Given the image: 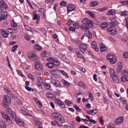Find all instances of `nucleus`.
Listing matches in <instances>:
<instances>
[{
	"mask_svg": "<svg viewBox=\"0 0 128 128\" xmlns=\"http://www.w3.org/2000/svg\"><path fill=\"white\" fill-rule=\"evenodd\" d=\"M2 116L3 118L5 119L6 120L8 119V118L10 117L8 115L4 113H2Z\"/></svg>",
	"mask_w": 128,
	"mask_h": 128,
	"instance_id": "obj_51",
	"label": "nucleus"
},
{
	"mask_svg": "<svg viewBox=\"0 0 128 128\" xmlns=\"http://www.w3.org/2000/svg\"><path fill=\"white\" fill-rule=\"evenodd\" d=\"M55 102L56 104L60 105L62 108H65V106L64 103L59 99L58 98L56 99L55 100Z\"/></svg>",
	"mask_w": 128,
	"mask_h": 128,
	"instance_id": "obj_10",
	"label": "nucleus"
},
{
	"mask_svg": "<svg viewBox=\"0 0 128 128\" xmlns=\"http://www.w3.org/2000/svg\"><path fill=\"white\" fill-rule=\"evenodd\" d=\"M87 48V45L83 43L79 45L80 50L83 53L86 50Z\"/></svg>",
	"mask_w": 128,
	"mask_h": 128,
	"instance_id": "obj_6",
	"label": "nucleus"
},
{
	"mask_svg": "<svg viewBox=\"0 0 128 128\" xmlns=\"http://www.w3.org/2000/svg\"><path fill=\"white\" fill-rule=\"evenodd\" d=\"M21 112L24 114L26 116H32V115L28 112V110H26L25 108H23L21 111Z\"/></svg>",
	"mask_w": 128,
	"mask_h": 128,
	"instance_id": "obj_13",
	"label": "nucleus"
},
{
	"mask_svg": "<svg viewBox=\"0 0 128 128\" xmlns=\"http://www.w3.org/2000/svg\"><path fill=\"white\" fill-rule=\"evenodd\" d=\"M106 58L107 60H109L112 64H114L116 61V56L112 54H108Z\"/></svg>",
	"mask_w": 128,
	"mask_h": 128,
	"instance_id": "obj_2",
	"label": "nucleus"
},
{
	"mask_svg": "<svg viewBox=\"0 0 128 128\" xmlns=\"http://www.w3.org/2000/svg\"><path fill=\"white\" fill-rule=\"evenodd\" d=\"M34 122L35 124L38 125H40L41 124V123L37 119H36L34 120Z\"/></svg>",
	"mask_w": 128,
	"mask_h": 128,
	"instance_id": "obj_47",
	"label": "nucleus"
},
{
	"mask_svg": "<svg viewBox=\"0 0 128 128\" xmlns=\"http://www.w3.org/2000/svg\"><path fill=\"white\" fill-rule=\"evenodd\" d=\"M6 122L8 123V124H10V123H12V121L10 120V117L6 119Z\"/></svg>",
	"mask_w": 128,
	"mask_h": 128,
	"instance_id": "obj_63",
	"label": "nucleus"
},
{
	"mask_svg": "<svg viewBox=\"0 0 128 128\" xmlns=\"http://www.w3.org/2000/svg\"><path fill=\"white\" fill-rule=\"evenodd\" d=\"M15 120L17 123L19 125L23 126L24 125V122L20 119H17L16 118Z\"/></svg>",
	"mask_w": 128,
	"mask_h": 128,
	"instance_id": "obj_22",
	"label": "nucleus"
},
{
	"mask_svg": "<svg viewBox=\"0 0 128 128\" xmlns=\"http://www.w3.org/2000/svg\"><path fill=\"white\" fill-rule=\"evenodd\" d=\"M10 114V116L12 118L14 119L15 120L16 118V114L14 112H12V113H11Z\"/></svg>",
	"mask_w": 128,
	"mask_h": 128,
	"instance_id": "obj_49",
	"label": "nucleus"
},
{
	"mask_svg": "<svg viewBox=\"0 0 128 128\" xmlns=\"http://www.w3.org/2000/svg\"><path fill=\"white\" fill-rule=\"evenodd\" d=\"M121 75L123 76V75L126 76L128 75V72L126 70H123L121 73Z\"/></svg>",
	"mask_w": 128,
	"mask_h": 128,
	"instance_id": "obj_35",
	"label": "nucleus"
},
{
	"mask_svg": "<svg viewBox=\"0 0 128 128\" xmlns=\"http://www.w3.org/2000/svg\"><path fill=\"white\" fill-rule=\"evenodd\" d=\"M82 22L83 24L86 25H92V20L87 18H84L82 20Z\"/></svg>",
	"mask_w": 128,
	"mask_h": 128,
	"instance_id": "obj_8",
	"label": "nucleus"
},
{
	"mask_svg": "<svg viewBox=\"0 0 128 128\" xmlns=\"http://www.w3.org/2000/svg\"><path fill=\"white\" fill-rule=\"evenodd\" d=\"M8 13L6 11H5L2 13V14L0 17V21L4 20L7 18Z\"/></svg>",
	"mask_w": 128,
	"mask_h": 128,
	"instance_id": "obj_12",
	"label": "nucleus"
},
{
	"mask_svg": "<svg viewBox=\"0 0 128 128\" xmlns=\"http://www.w3.org/2000/svg\"><path fill=\"white\" fill-rule=\"evenodd\" d=\"M58 71V70H53L50 72V73L53 76H55L57 75Z\"/></svg>",
	"mask_w": 128,
	"mask_h": 128,
	"instance_id": "obj_29",
	"label": "nucleus"
},
{
	"mask_svg": "<svg viewBox=\"0 0 128 128\" xmlns=\"http://www.w3.org/2000/svg\"><path fill=\"white\" fill-rule=\"evenodd\" d=\"M24 26L25 29L27 31L31 32H33V28H29L27 25H25Z\"/></svg>",
	"mask_w": 128,
	"mask_h": 128,
	"instance_id": "obj_42",
	"label": "nucleus"
},
{
	"mask_svg": "<svg viewBox=\"0 0 128 128\" xmlns=\"http://www.w3.org/2000/svg\"><path fill=\"white\" fill-rule=\"evenodd\" d=\"M114 12V10H111L108 12L107 13V14L108 15H113L115 14Z\"/></svg>",
	"mask_w": 128,
	"mask_h": 128,
	"instance_id": "obj_43",
	"label": "nucleus"
},
{
	"mask_svg": "<svg viewBox=\"0 0 128 128\" xmlns=\"http://www.w3.org/2000/svg\"><path fill=\"white\" fill-rule=\"evenodd\" d=\"M34 48L35 50L38 51H40L42 49V47L38 44H36L34 46Z\"/></svg>",
	"mask_w": 128,
	"mask_h": 128,
	"instance_id": "obj_32",
	"label": "nucleus"
},
{
	"mask_svg": "<svg viewBox=\"0 0 128 128\" xmlns=\"http://www.w3.org/2000/svg\"><path fill=\"white\" fill-rule=\"evenodd\" d=\"M6 127L5 122L3 120L0 121V128H5Z\"/></svg>",
	"mask_w": 128,
	"mask_h": 128,
	"instance_id": "obj_27",
	"label": "nucleus"
},
{
	"mask_svg": "<svg viewBox=\"0 0 128 128\" xmlns=\"http://www.w3.org/2000/svg\"><path fill=\"white\" fill-rule=\"evenodd\" d=\"M40 30L44 34L46 35V31L45 28H42Z\"/></svg>",
	"mask_w": 128,
	"mask_h": 128,
	"instance_id": "obj_48",
	"label": "nucleus"
},
{
	"mask_svg": "<svg viewBox=\"0 0 128 128\" xmlns=\"http://www.w3.org/2000/svg\"><path fill=\"white\" fill-rule=\"evenodd\" d=\"M84 34L86 36L88 37L89 38H90L92 37V34L89 31H85L84 32Z\"/></svg>",
	"mask_w": 128,
	"mask_h": 128,
	"instance_id": "obj_23",
	"label": "nucleus"
},
{
	"mask_svg": "<svg viewBox=\"0 0 128 128\" xmlns=\"http://www.w3.org/2000/svg\"><path fill=\"white\" fill-rule=\"evenodd\" d=\"M121 81L122 82H125L128 81V77L122 76L121 78Z\"/></svg>",
	"mask_w": 128,
	"mask_h": 128,
	"instance_id": "obj_41",
	"label": "nucleus"
},
{
	"mask_svg": "<svg viewBox=\"0 0 128 128\" xmlns=\"http://www.w3.org/2000/svg\"><path fill=\"white\" fill-rule=\"evenodd\" d=\"M61 114H60L59 113L57 112H54L52 115V118L56 120L58 118Z\"/></svg>",
	"mask_w": 128,
	"mask_h": 128,
	"instance_id": "obj_19",
	"label": "nucleus"
},
{
	"mask_svg": "<svg viewBox=\"0 0 128 128\" xmlns=\"http://www.w3.org/2000/svg\"><path fill=\"white\" fill-rule=\"evenodd\" d=\"M28 76L33 81L34 80V77L32 74H29Z\"/></svg>",
	"mask_w": 128,
	"mask_h": 128,
	"instance_id": "obj_57",
	"label": "nucleus"
},
{
	"mask_svg": "<svg viewBox=\"0 0 128 128\" xmlns=\"http://www.w3.org/2000/svg\"><path fill=\"white\" fill-rule=\"evenodd\" d=\"M115 76H112L111 77V78L112 79L113 81L115 83H117L119 82V80L116 75V74Z\"/></svg>",
	"mask_w": 128,
	"mask_h": 128,
	"instance_id": "obj_21",
	"label": "nucleus"
},
{
	"mask_svg": "<svg viewBox=\"0 0 128 128\" xmlns=\"http://www.w3.org/2000/svg\"><path fill=\"white\" fill-rule=\"evenodd\" d=\"M88 93L89 99L92 101L94 100V96L90 92H89Z\"/></svg>",
	"mask_w": 128,
	"mask_h": 128,
	"instance_id": "obj_44",
	"label": "nucleus"
},
{
	"mask_svg": "<svg viewBox=\"0 0 128 128\" xmlns=\"http://www.w3.org/2000/svg\"><path fill=\"white\" fill-rule=\"evenodd\" d=\"M78 85L81 87H84V89L87 88V86L86 85H85L84 82L82 81H80L78 84Z\"/></svg>",
	"mask_w": 128,
	"mask_h": 128,
	"instance_id": "obj_30",
	"label": "nucleus"
},
{
	"mask_svg": "<svg viewBox=\"0 0 128 128\" xmlns=\"http://www.w3.org/2000/svg\"><path fill=\"white\" fill-rule=\"evenodd\" d=\"M122 64L120 62H119L118 64V68L122 69Z\"/></svg>",
	"mask_w": 128,
	"mask_h": 128,
	"instance_id": "obj_59",
	"label": "nucleus"
},
{
	"mask_svg": "<svg viewBox=\"0 0 128 128\" xmlns=\"http://www.w3.org/2000/svg\"><path fill=\"white\" fill-rule=\"evenodd\" d=\"M65 103L66 105L69 106L70 104H72L73 102L70 101L66 100L65 101Z\"/></svg>",
	"mask_w": 128,
	"mask_h": 128,
	"instance_id": "obj_55",
	"label": "nucleus"
},
{
	"mask_svg": "<svg viewBox=\"0 0 128 128\" xmlns=\"http://www.w3.org/2000/svg\"><path fill=\"white\" fill-rule=\"evenodd\" d=\"M38 86L39 87H40L43 84L42 79L40 77H38Z\"/></svg>",
	"mask_w": 128,
	"mask_h": 128,
	"instance_id": "obj_20",
	"label": "nucleus"
},
{
	"mask_svg": "<svg viewBox=\"0 0 128 128\" xmlns=\"http://www.w3.org/2000/svg\"><path fill=\"white\" fill-rule=\"evenodd\" d=\"M34 15V16L33 18V20H35L36 19L37 20V23H36L37 24L39 21L40 17L39 16L38 17V15L36 14H35Z\"/></svg>",
	"mask_w": 128,
	"mask_h": 128,
	"instance_id": "obj_39",
	"label": "nucleus"
},
{
	"mask_svg": "<svg viewBox=\"0 0 128 128\" xmlns=\"http://www.w3.org/2000/svg\"><path fill=\"white\" fill-rule=\"evenodd\" d=\"M53 62L54 64V66H58L60 65V63L57 60L54 59L53 61Z\"/></svg>",
	"mask_w": 128,
	"mask_h": 128,
	"instance_id": "obj_46",
	"label": "nucleus"
},
{
	"mask_svg": "<svg viewBox=\"0 0 128 128\" xmlns=\"http://www.w3.org/2000/svg\"><path fill=\"white\" fill-rule=\"evenodd\" d=\"M11 24L12 26L14 27L16 26H17L16 24L13 20H12L11 22Z\"/></svg>",
	"mask_w": 128,
	"mask_h": 128,
	"instance_id": "obj_52",
	"label": "nucleus"
},
{
	"mask_svg": "<svg viewBox=\"0 0 128 128\" xmlns=\"http://www.w3.org/2000/svg\"><path fill=\"white\" fill-rule=\"evenodd\" d=\"M118 24V23L116 21H112L110 23V26H116Z\"/></svg>",
	"mask_w": 128,
	"mask_h": 128,
	"instance_id": "obj_33",
	"label": "nucleus"
},
{
	"mask_svg": "<svg viewBox=\"0 0 128 128\" xmlns=\"http://www.w3.org/2000/svg\"><path fill=\"white\" fill-rule=\"evenodd\" d=\"M74 51L77 54V55L78 57V58H84V56H83L80 53L79 50L76 49H75L74 50Z\"/></svg>",
	"mask_w": 128,
	"mask_h": 128,
	"instance_id": "obj_17",
	"label": "nucleus"
},
{
	"mask_svg": "<svg viewBox=\"0 0 128 128\" xmlns=\"http://www.w3.org/2000/svg\"><path fill=\"white\" fill-rule=\"evenodd\" d=\"M62 82L63 83L65 86H69L70 84V83L64 80H62Z\"/></svg>",
	"mask_w": 128,
	"mask_h": 128,
	"instance_id": "obj_38",
	"label": "nucleus"
},
{
	"mask_svg": "<svg viewBox=\"0 0 128 128\" xmlns=\"http://www.w3.org/2000/svg\"><path fill=\"white\" fill-rule=\"evenodd\" d=\"M58 118L56 120L54 121V122L56 124L59 126H63L61 125L60 124H62L64 123V120L63 117L60 115Z\"/></svg>",
	"mask_w": 128,
	"mask_h": 128,
	"instance_id": "obj_3",
	"label": "nucleus"
},
{
	"mask_svg": "<svg viewBox=\"0 0 128 128\" xmlns=\"http://www.w3.org/2000/svg\"><path fill=\"white\" fill-rule=\"evenodd\" d=\"M59 71H60V72L66 78H68V74L64 72L63 70H59Z\"/></svg>",
	"mask_w": 128,
	"mask_h": 128,
	"instance_id": "obj_40",
	"label": "nucleus"
},
{
	"mask_svg": "<svg viewBox=\"0 0 128 128\" xmlns=\"http://www.w3.org/2000/svg\"><path fill=\"white\" fill-rule=\"evenodd\" d=\"M53 62L54 64V66H58L60 65V63L57 60L54 59L53 61Z\"/></svg>",
	"mask_w": 128,
	"mask_h": 128,
	"instance_id": "obj_45",
	"label": "nucleus"
},
{
	"mask_svg": "<svg viewBox=\"0 0 128 128\" xmlns=\"http://www.w3.org/2000/svg\"><path fill=\"white\" fill-rule=\"evenodd\" d=\"M99 2L97 1L92 2L90 3V6L94 7L97 6L99 4Z\"/></svg>",
	"mask_w": 128,
	"mask_h": 128,
	"instance_id": "obj_24",
	"label": "nucleus"
},
{
	"mask_svg": "<svg viewBox=\"0 0 128 128\" xmlns=\"http://www.w3.org/2000/svg\"><path fill=\"white\" fill-rule=\"evenodd\" d=\"M41 54V56L43 57H47L50 56V54L48 53L45 51L42 52Z\"/></svg>",
	"mask_w": 128,
	"mask_h": 128,
	"instance_id": "obj_25",
	"label": "nucleus"
},
{
	"mask_svg": "<svg viewBox=\"0 0 128 128\" xmlns=\"http://www.w3.org/2000/svg\"><path fill=\"white\" fill-rule=\"evenodd\" d=\"M66 4L65 2L63 1L61 2L60 3V6L61 7H63L65 6Z\"/></svg>",
	"mask_w": 128,
	"mask_h": 128,
	"instance_id": "obj_53",
	"label": "nucleus"
},
{
	"mask_svg": "<svg viewBox=\"0 0 128 128\" xmlns=\"http://www.w3.org/2000/svg\"><path fill=\"white\" fill-rule=\"evenodd\" d=\"M28 58L31 60L35 61L37 60L38 58L35 52L34 51L29 52L27 54Z\"/></svg>",
	"mask_w": 128,
	"mask_h": 128,
	"instance_id": "obj_1",
	"label": "nucleus"
},
{
	"mask_svg": "<svg viewBox=\"0 0 128 128\" xmlns=\"http://www.w3.org/2000/svg\"><path fill=\"white\" fill-rule=\"evenodd\" d=\"M54 59L52 57H49L48 58L46 59V60L49 62H53Z\"/></svg>",
	"mask_w": 128,
	"mask_h": 128,
	"instance_id": "obj_56",
	"label": "nucleus"
},
{
	"mask_svg": "<svg viewBox=\"0 0 128 128\" xmlns=\"http://www.w3.org/2000/svg\"><path fill=\"white\" fill-rule=\"evenodd\" d=\"M73 26L76 27V28H79L80 27V26L78 23H74L73 24Z\"/></svg>",
	"mask_w": 128,
	"mask_h": 128,
	"instance_id": "obj_58",
	"label": "nucleus"
},
{
	"mask_svg": "<svg viewBox=\"0 0 128 128\" xmlns=\"http://www.w3.org/2000/svg\"><path fill=\"white\" fill-rule=\"evenodd\" d=\"M87 12L88 14L89 15H90V16L92 17V18H95V15L94 14V13H92L90 11H87Z\"/></svg>",
	"mask_w": 128,
	"mask_h": 128,
	"instance_id": "obj_37",
	"label": "nucleus"
},
{
	"mask_svg": "<svg viewBox=\"0 0 128 128\" xmlns=\"http://www.w3.org/2000/svg\"><path fill=\"white\" fill-rule=\"evenodd\" d=\"M46 65L49 68H53L54 67V62H51L49 63H47Z\"/></svg>",
	"mask_w": 128,
	"mask_h": 128,
	"instance_id": "obj_26",
	"label": "nucleus"
},
{
	"mask_svg": "<svg viewBox=\"0 0 128 128\" xmlns=\"http://www.w3.org/2000/svg\"><path fill=\"white\" fill-rule=\"evenodd\" d=\"M76 7L75 5L72 4H69L67 6V12H69L74 10L76 9Z\"/></svg>",
	"mask_w": 128,
	"mask_h": 128,
	"instance_id": "obj_9",
	"label": "nucleus"
},
{
	"mask_svg": "<svg viewBox=\"0 0 128 128\" xmlns=\"http://www.w3.org/2000/svg\"><path fill=\"white\" fill-rule=\"evenodd\" d=\"M124 120V118L122 117H118L115 120L116 124L118 125L119 124L122 123Z\"/></svg>",
	"mask_w": 128,
	"mask_h": 128,
	"instance_id": "obj_14",
	"label": "nucleus"
},
{
	"mask_svg": "<svg viewBox=\"0 0 128 128\" xmlns=\"http://www.w3.org/2000/svg\"><path fill=\"white\" fill-rule=\"evenodd\" d=\"M108 24L106 22H103L100 25V28H104L107 27Z\"/></svg>",
	"mask_w": 128,
	"mask_h": 128,
	"instance_id": "obj_36",
	"label": "nucleus"
},
{
	"mask_svg": "<svg viewBox=\"0 0 128 128\" xmlns=\"http://www.w3.org/2000/svg\"><path fill=\"white\" fill-rule=\"evenodd\" d=\"M18 46V45H16L13 46L12 49V51L13 52L15 51L16 50V49L17 47Z\"/></svg>",
	"mask_w": 128,
	"mask_h": 128,
	"instance_id": "obj_61",
	"label": "nucleus"
},
{
	"mask_svg": "<svg viewBox=\"0 0 128 128\" xmlns=\"http://www.w3.org/2000/svg\"><path fill=\"white\" fill-rule=\"evenodd\" d=\"M51 82L52 84L56 86L60 87L61 86L60 82L58 80H52Z\"/></svg>",
	"mask_w": 128,
	"mask_h": 128,
	"instance_id": "obj_15",
	"label": "nucleus"
},
{
	"mask_svg": "<svg viewBox=\"0 0 128 128\" xmlns=\"http://www.w3.org/2000/svg\"><path fill=\"white\" fill-rule=\"evenodd\" d=\"M75 108L76 110H78L79 112H80L81 109L80 108L77 106L75 105H74L73 106Z\"/></svg>",
	"mask_w": 128,
	"mask_h": 128,
	"instance_id": "obj_60",
	"label": "nucleus"
},
{
	"mask_svg": "<svg viewBox=\"0 0 128 128\" xmlns=\"http://www.w3.org/2000/svg\"><path fill=\"white\" fill-rule=\"evenodd\" d=\"M38 11L42 14L44 16V9L42 8H40L39 9Z\"/></svg>",
	"mask_w": 128,
	"mask_h": 128,
	"instance_id": "obj_50",
	"label": "nucleus"
},
{
	"mask_svg": "<svg viewBox=\"0 0 128 128\" xmlns=\"http://www.w3.org/2000/svg\"><path fill=\"white\" fill-rule=\"evenodd\" d=\"M11 98L8 96L4 95L3 98V102L7 104H10L11 102Z\"/></svg>",
	"mask_w": 128,
	"mask_h": 128,
	"instance_id": "obj_11",
	"label": "nucleus"
},
{
	"mask_svg": "<svg viewBox=\"0 0 128 128\" xmlns=\"http://www.w3.org/2000/svg\"><path fill=\"white\" fill-rule=\"evenodd\" d=\"M2 34L4 37L6 38L9 35V34L6 31L3 30H1Z\"/></svg>",
	"mask_w": 128,
	"mask_h": 128,
	"instance_id": "obj_28",
	"label": "nucleus"
},
{
	"mask_svg": "<svg viewBox=\"0 0 128 128\" xmlns=\"http://www.w3.org/2000/svg\"><path fill=\"white\" fill-rule=\"evenodd\" d=\"M3 106L5 108H6L8 107L9 106V105L10 104H7V103L4 102H3Z\"/></svg>",
	"mask_w": 128,
	"mask_h": 128,
	"instance_id": "obj_62",
	"label": "nucleus"
},
{
	"mask_svg": "<svg viewBox=\"0 0 128 128\" xmlns=\"http://www.w3.org/2000/svg\"><path fill=\"white\" fill-rule=\"evenodd\" d=\"M35 69L38 70L42 71L43 70L42 66L39 62H35Z\"/></svg>",
	"mask_w": 128,
	"mask_h": 128,
	"instance_id": "obj_5",
	"label": "nucleus"
},
{
	"mask_svg": "<svg viewBox=\"0 0 128 128\" xmlns=\"http://www.w3.org/2000/svg\"><path fill=\"white\" fill-rule=\"evenodd\" d=\"M80 28L82 30L84 31L88 30L89 29L88 26L83 25H81L80 26Z\"/></svg>",
	"mask_w": 128,
	"mask_h": 128,
	"instance_id": "obj_31",
	"label": "nucleus"
},
{
	"mask_svg": "<svg viewBox=\"0 0 128 128\" xmlns=\"http://www.w3.org/2000/svg\"><path fill=\"white\" fill-rule=\"evenodd\" d=\"M108 128H115V127L112 124H110L108 126Z\"/></svg>",
	"mask_w": 128,
	"mask_h": 128,
	"instance_id": "obj_64",
	"label": "nucleus"
},
{
	"mask_svg": "<svg viewBox=\"0 0 128 128\" xmlns=\"http://www.w3.org/2000/svg\"><path fill=\"white\" fill-rule=\"evenodd\" d=\"M121 14L123 16L127 15H128V12H127L126 10H124L121 12Z\"/></svg>",
	"mask_w": 128,
	"mask_h": 128,
	"instance_id": "obj_54",
	"label": "nucleus"
},
{
	"mask_svg": "<svg viewBox=\"0 0 128 128\" xmlns=\"http://www.w3.org/2000/svg\"><path fill=\"white\" fill-rule=\"evenodd\" d=\"M0 1L2 2L0 4V14L2 12L3 9H5L6 10L8 7L7 5L3 0H0Z\"/></svg>",
	"mask_w": 128,
	"mask_h": 128,
	"instance_id": "obj_7",
	"label": "nucleus"
},
{
	"mask_svg": "<svg viewBox=\"0 0 128 128\" xmlns=\"http://www.w3.org/2000/svg\"><path fill=\"white\" fill-rule=\"evenodd\" d=\"M100 48L101 52L106 51L107 50V47L103 44H100Z\"/></svg>",
	"mask_w": 128,
	"mask_h": 128,
	"instance_id": "obj_18",
	"label": "nucleus"
},
{
	"mask_svg": "<svg viewBox=\"0 0 128 128\" xmlns=\"http://www.w3.org/2000/svg\"><path fill=\"white\" fill-rule=\"evenodd\" d=\"M107 32L108 33L113 35L116 33V31L115 28L112 26L107 28Z\"/></svg>",
	"mask_w": 128,
	"mask_h": 128,
	"instance_id": "obj_4",
	"label": "nucleus"
},
{
	"mask_svg": "<svg viewBox=\"0 0 128 128\" xmlns=\"http://www.w3.org/2000/svg\"><path fill=\"white\" fill-rule=\"evenodd\" d=\"M91 46L97 52L98 51V49L96 46V42H95L93 41L92 42Z\"/></svg>",
	"mask_w": 128,
	"mask_h": 128,
	"instance_id": "obj_16",
	"label": "nucleus"
},
{
	"mask_svg": "<svg viewBox=\"0 0 128 128\" xmlns=\"http://www.w3.org/2000/svg\"><path fill=\"white\" fill-rule=\"evenodd\" d=\"M110 72L111 75V77L112 76H115V75L116 74L114 70L112 68H110Z\"/></svg>",
	"mask_w": 128,
	"mask_h": 128,
	"instance_id": "obj_34",
	"label": "nucleus"
}]
</instances>
